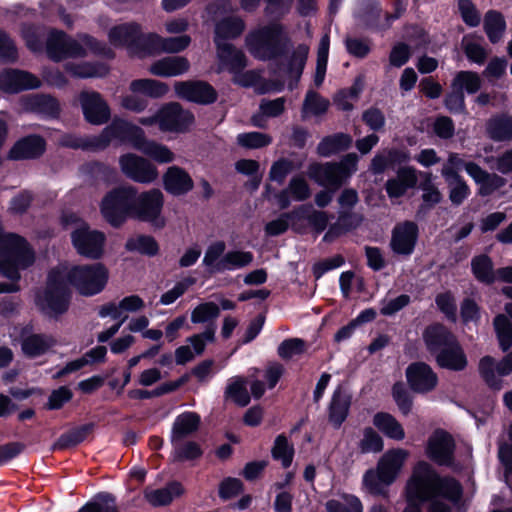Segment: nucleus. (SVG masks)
I'll list each match as a JSON object with an SVG mask.
<instances>
[{
  "instance_id": "obj_28",
  "label": "nucleus",
  "mask_w": 512,
  "mask_h": 512,
  "mask_svg": "<svg viewBox=\"0 0 512 512\" xmlns=\"http://www.w3.org/2000/svg\"><path fill=\"white\" fill-rule=\"evenodd\" d=\"M423 339L431 353H439L443 348L450 346L456 341L454 335L441 324L428 326L423 333Z\"/></svg>"
},
{
  "instance_id": "obj_40",
  "label": "nucleus",
  "mask_w": 512,
  "mask_h": 512,
  "mask_svg": "<svg viewBox=\"0 0 512 512\" xmlns=\"http://www.w3.org/2000/svg\"><path fill=\"white\" fill-rule=\"evenodd\" d=\"M487 133L495 141L512 140V117L501 115L491 118L487 123Z\"/></svg>"
},
{
  "instance_id": "obj_63",
  "label": "nucleus",
  "mask_w": 512,
  "mask_h": 512,
  "mask_svg": "<svg viewBox=\"0 0 512 512\" xmlns=\"http://www.w3.org/2000/svg\"><path fill=\"white\" fill-rule=\"evenodd\" d=\"M305 342L299 338L283 341L278 347V355L285 360L301 355L305 352Z\"/></svg>"
},
{
  "instance_id": "obj_11",
  "label": "nucleus",
  "mask_w": 512,
  "mask_h": 512,
  "mask_svg": "<svg viewBox=\"0 0 512 512\" xmlns=\"http://www.w3.org/2000/svg\"><path fill=\"white\" fill-rule=\"evenodd\" d=\"M77 103L86 123L101 126L110 121L111 108L100 92L81 90L77 95Z\"/></svg>"
},
{
  "instance_id": "obj_17",
  "label": "nucleus",
  "mask_w": 512,
  "mask_h": 512,
  "mask_svg": "<svg viewBox=\"0 0 512 512\" xmlns=\"http://www.w3.org/2000/svg\"><path fill=\"white\" fill-rule=\"evenodd\" d=\"M454 440L443 430L435 431L428 439L427 456L439 465H451L454 455Z\"/></svg>"
},
{
  "instance_id": "obj_12",
  "label": "nucleus",
  "mask_w": 512,
  "mask_h": 512,
  "mask_svg": "<svg viewBox=\"0 0 512 512\" xmlns=\"http://www.w3.org/2000/svg\"><path fill=\"white\" fill-rule=\"evenodd\" d=\"M143 129L125 119L115 118L108 124L99 135L96 136L98 149H106L112 140L120 144L129 145L132 148L140 140Z\"/></svg>"
},
{
  "instance_id": "obj_54",
  "label": "nucleus",
  "mask_w": 512,
  "mask_h": 512,
  "mask_svg": "<svg viewBox=\"0 0 512 512\" xmlns=\"http://www.w3.org/2000/svg\"><path fill=\"white\" fill-rule=\"evenodd\" d=\"M130 90L139 96L150 98L160 97V81L154 79H136L130 83Z\"/></svg>"
},
{
  "instance_id": "obj_23",
  "label": "nucleus",
  "mask_w": 512,
  "mask_h": 512,
  "mask_svg": "<svg viewBox=\"0 0 512 512\" xmlns=\"http://www.w3.org/2000/svg\"><path fill=\"white\" fill-rule=\"evenodd\" d=\"M406 376L410 387L419 393L433 390L438 382L437 375L432 368L423 362L413 363L408 366Z\"/></svg>"
},
{
  "instance_id": "obj_31",
  "label": "nucleus",
  "mask_w": 512,
  "mask_h": 512,
  "mask_svg": "<svg viewBox=\"0 0 512 512\" xmlns=\"http://www.w3.org/2000/svg\"><path fill=\"white\" fill-rule=\"evenodd\" d=\"M436 362L440 367L453 371L464 370L468 363L467 357L457 340L437 354Z\"/></svg>"
},
{
  "instance_id": "obj_19",
  "label": "nucleus",
  "mask_w": 512,
  "mask_h": 512,
  "mask_svg": "<svg viewBox=\"0 0 512 512\" xmlns=\"http://www.w3.org/2000/svg\"><path fill=\"white\" fill-rule=\"evenodd\" d=\"M160 217V189L154 188L150 192L138 193L134 198L132 218L141 221H152L157 226Z\"/></svg>"
},
{
  "instance_id": "obj_30",
  "label": "nucleus",
  "mask_w": 512,
  "mask_h": 512,
  "mask_svg": "<svg viewBox=\"0 0 512 512\" xmlns=\"http://www.w3.org/2000/svg\"><path fill=\"white\" fill-rule=\"evenodd\" d=\"M417 183L416 170L411 167L400 168L395 178L386 182V192L390 198L403 196L406 191Z\"/></svg>"
},
{
  "instance_id": "obj_33",
  "label": "nucleus",
  "mask_w": 512,
  "mask_h": 512,
  "mask_svg": "<svg viewBox=\"0 0 512 512\" xmlns=\"http://www.w3.org/2000/svg\"><path fill=\"white\" fill-rule=\"evenodd\" d=\"M26 105L32 112L51 119H57L61 113L59 101L55 97L47 94L31 96L27 100Z\"/></svg>"
},
{
  "instance_id": "obj_55",
  "label": "nucleus",
  "mask_w": 512,
  "mask_h": 512,
  "mask_svg": "<svg viewBox=\"0 0 512 512\" xmlns=\"http://www.w3.org/2000/svg\"><path fill=\"white\" fill-rule=\"evenodd\" d=\"M494 327L497 333L500 347L503 351L512 345V324L505 315H498L494 319Z\"/></svg>"
},
{
  "instance_id": "obj_9",
  "label": "nucleus",
  "mask_w": 512,
  "mask_h": 512,
  "mask_svg": "<svg viewBox=\"0 0 512 512\" xmlns=\"http://www.w3.org/2000/svg\"><path fill=\"white\" fill-rule=\"evenodd\" d=\"M207 11L214 19L222 17L215 24L214 42L216 46L230 45L228 40L239 37L244 29V21L236 15H227L234 11L233 4L227 0H219L208 6Z\"/></svg>"
},
{
  "instance_id": "obj_46",
  "label": "nucleus",
  "mask_w": 512,
  "mask_h": 512,
  "mask_svg": "<svg viewBox=\"0 0 512 512\" xmlns=\"http://www.w3.org/2000/svg\"><path fill=\"white\" fill-rule=\"evenodd\" d=\"M505 21L502 15L496 11H489L484 18V29L492 43L500 40L505 30Z\"/></svg>"
},
{
  "instance_id": "obj_53",
  "label": "nucleus",
  "mask_w": 512,
  "mask_h": 512,
  "mask_svg": "<svg viewBox=\"0 0 512 512\" xmlns=\"http://www.w3.org/2000/svg\"><path fill=\"white\" fill-rule=\"evenodd\" d=\"M237 143L247 149H259L272 143V137L261 132H247L237 135Z\"/></svg>"
},
{
  "instance_id": "obj_43",
  "label": "nucleus",
  "mask_w": 512,
  "mask_h": 512,
  "mask_svg": "<svg viewBox=\"0 0 512 512\" xmlns=\"http://www.w3.org/2000/svg\"><path fill=\"white\" fill-rule=\"evenodd\" d=\"M329 100L323 98L315 91H308L302 106V117L320 116L328 110Z\"/></svg>"
},
{
  "instance_id": "obj_36",
  "label": "nucleus",
  "mask_w": 512,
  "mask_h": 512,
  "mask_svg": "<svg viewBox=\"0 0 512 512\" xmlns=\"http://www.w3.org/2000/svg\"><path fill=\"white\" fill-rule=\"evenodd\" d=\"M373 425L390 439L401 441L405 438L402 425L389 413H376L373 417Z\"/></svg>"
},
{
  "instance_id": "obj_25",
  "label": "nucleus",
  "mask_w": 512,
  "mask_h": 512,
  "mask_svg": "<svg viewBox=\"0 0 512 512\" xmlns=\"http://www.w3.org/2000/svg\"><path fill=\"white\" fill-rule=\"evenodd\" d=\"M418 236V228L413 222H405L397 225L392 234L391 248L401 255H410L415 247Z\"/></svg>"
},
{
  "instance_id": "obj_56",
  "label": "nucleus",
  "mask_w": 512,
  "mask_h": 512,
  "mask_svg": "<svg viewBox=\"0 0 512 512\" xmlns=\"http://www.w3.org/2000/svg\"><path fill=\"white\" fill-rule=\"evenodd\" d=\"M400 156V152L395 149H385L377 153L370 164V171L373 174H380L391 166Z\"/></svg>"
},
{
  "instance_id": "obj_38",
  "label": "nucleus",
  "mask_w": 512,
  "mask_h": 512,
  "mask_svg": "<svg viewBox=\"0 0 512 512\" xmlns=\"http://www.w3.org/2000/svg\"><path fill=\"white\" fill-rule=\"evenodd\" d=\"M200 425V416L195 412L180 414L173 424L172 439L180 440L196 432Z\"/></svg>"
},
{
  "instance_id": "obj_61",
  "label": "nucleus",
  "mask_w": 512,
  "mask_h": 512,
  "mask_svg": "<svg viewBox=\"0 0 512 512\" xmlns=\"http://www.w3.org/2000/svg\"><path fill=\"white\" fill-rule=\"evenodd\" d=\"M189 68L188 61L180 56L162 58V76H177Z\"/></svg>"
},
{
  "instance_id": "obj_20",
  "label": "nucleus",
  "mask_w": 512,
  "mask_h": 512,
  "mask_svg": "<svg viewBox=\"0 0 512 512\" xmlns=\"http://www.w3.org/2000/svg\"><path fill=\"white\" fill-rule=\"evenodd\" d=\"M479 372L491 388L500 389L501 380L499 377L506 376L512 372V352L497 364L492 357H483L479 362Z\"/></svg>"
},
{
  "instance_id": "obj_39",
  "label": "nucleus",
  "mask_w": 512,
  "mask_h": 512,
  "mask_svg": "<svg viewBox=\"0 0 512 512\" xmlns=\"http://www.w3.org/2000/svg\"><path fill=\"white\" fill-rule=\"evenodd\" d=\"M307 208L304 205L299 206L290 213H284L279 218L268 222L265 226V233L268 236H277L287 231L289 221L292 222V227L296 228L297 216L304 215Z\"/></svg>"
},
{
  "instance_id": "obj_16",
  "label": "nucleus",
  "mask_w": 512,
  "mask_h": 512,
  "mask_svg": "<svg viewBox=\"0 0 512 512\" xmlns=\"http://www.w3.org/2000/svg\"><path fill=\"white\" fill-rule=\"evenodd\" d=\"M47 149L45 138L39 134H29L18 139L10 148L7 158L12 161L36 160Z\"/></svg>"
},
{
  "instance_id": "obj_44",
  "label": "nucleus",
  "mask_w": 512,
  "mask_h": 512,
  "mask_svg": "<svg viewBox=\"0 0 512 512\" xmlns=\"http://www.w3.org/2000/svg\"><path fill=\"white\" fill-rule=\"evenodd\" d=\"M327 512H363V506L358 497L342 494L326 503Z\"/></svg>"
},
{
  "instance_id": "obj_10",
  "label": "nucleus",
  "mask_w": 512,
  "mask_h": 512,
  "mask_svg": "<svg viewBox=\"0 0 512 512\" xmlns=\"http://www.w3.org/2000/svg\"><path fill=\"white\" fill-rule=\"evenodd\" d=\"M105 242V233L91 229L86 222L71 232V243L74 249L80 256L88 259H100L104 254Z\"/></svg>"
},
{
  "instance_id": "obj_22",
  "label": "nucleus",
  "mask_w": 512,
  "mask_h": 512,
  "mask_svg": "<svg viewBox=\"0 0 512 512\" xmlns=\"http://www.w3.org/2000/svg\"><path fill=\"white\" fill-rule=\"evenodd\" d=\"M408 457L409 452L402 448H395L385 452L377 464L381 482L385 485L391 484L396 479Z\"/></svg>"
},
{
  "instance_id": "obj_24",
  "label": "nucleus",
  "mask_w": 512,
  "mask_h": 512,
  "mask_svg": "<svg viewBox=\"0 0 512 512\" xmlns=\"http://www.w3.org/2000/svg\"><path fill=\"white\" fill-rule=\"evenodd\" d=\"M194 123V116L179 104L170 103L162 107V130L182 133Z\"/></svg>"
},
{
  "instance_id": "obj_29",
  "label": "nucleus",
  "mask_w": 512,
  "mask_h": 512,
  "mask_svg": "<svg viewBox=\"0 0 512 512\" xmlns=\"http://www.w3.org/2000/svg\"><path fill=\"white\" fill-rule=\"evenodd\" d=\"M163 182L165 189L173 195H182L193 188V180L189 174L177 166L169 167L166 171Z\"/></svg>"
},
{
  "instance_id": "obj_27",
  "label": "nucleus",
  "mask_w": 512,
  "mask_h": 512,
  "mask_svg": "<svg viewBox=\"0 0 512 512\" xmlns=\"http://www.w3.org/2000/svg\"><path fill=\"white\" fill-rule=\"evenodd\" d=\"M64 70L73 78H103L109 74V67L103 62H67L64 64Z\"/></svg>"
},
{
  "instance_id": "obj_13",
  "label": "nucleus",
  "mask_w": 512,
  "mask_h": 512,
  "mask_svg": "<svg viewBox=\"0 0 512 512\" xmlns=\"http://www.w3.org/2000/svg\"><path fill=\"white\" fill-rule=\"evenodd\" d=\"M46 52L54 62L86 56V50L80 42L58 29L50 30L46 40Z\"/></svg>"
},
{
  "instance_id": "obj_18",
  "label": "nucleus",
  "mask_w": 512,
  "mask_h": 512,
  "mask_svg": "<svg viewBox=\"0 0 512 512\" xmlns=\"http://www.w3.org/2000/svg\"><path fill=\"white\" fill-rule=\"evenodd\" d=\"M40 85V80L27 71L10 68L0 73V89L7 93H19L24 90L36 89Z\"/></svg>"
},
{
  "instance_id": "obj_58",
  "label": "nucleus",
  "mask_w": 512,
  "mask_h": 512,
  "mask_svg": "<svg viewBox=\"0 0 512 512\" xmlns=\"http://www.w3.org/2000/svg\"><path fill=\"white\" fill-rule=\"evenodd\" d=\"M220 314V309L213 302L201 303L191 313L193 323H206L215 320Z\"/></svg>"
},
{
  "instance_id": "obj_45",
  "label": "nucleus",
  "mask_w": 512,
  "mask_h": 512,
  "mask_svg": "<svg viewBox=\"0 0 512 512\" xmlns=\"http://www.w3.org/2000/svg\"><path fill=\"white\" fill-rule=\"evenodd\" d=\"M474 276L481 282L490 284L495 281L496 272L493 270L491 259L486 255L476 256L471 262Z\"/></svg>"
},
{
  "instance_id": "obj_37",
  "label": "nucleus",
  "mask_w": 512,
  "mask_h": 512,
  "mask_svg": "<svg viewBox=\"0 0 512 512\" xmlns=\"http://www.w3.org/2000/svg\"><path fill=\"white\" fill-rule=\"evenodd\" d=\"M77 512H119L117 498L107 491L98 492Z\"/></svg>"
},
{
  "instance_id": "obj_32",
  "label": "nucleus",
  "mask_w": 512,
  "mask_h": 512,
  "mask_svg": "<svg viewBox=\"0 0 512 512\" xmlns=\"http://www.w3.org/2000/svg\"><path fill=\"white\" fill-rule=\"evenodd\" d=\"M286 99L279 97L273 100L262 99L259 104V112L251 117V123L255 127L265 128L267 118H276L285 112Z\"/></svg>"
},
{
  "instance_id": "obj_35",
  "label": "nucleus",
  "mask_w": 512,
  "mask_h": 512,
  "mask_svg": "<svg viewBox=\"0 0 512 512\" xmlns=\"http://www.w3.org/2000/svg\"><path fill=\"white\" fill-rule=\"evenodd\" d=\"M351 397L343 389L337 388L332 396L329 407V420L339 427L348 415Z\"/></svg>"
},
{
  "instance_id": "obj_7",
  "label": "nucleus",
  "mask_w": 512,
  "mask_h": 512,
  "mask_svg": "<svg viewBox=\"0 0 512 512\" xmlns=\"http://www.w3.org/2000/svg\"><path fill=\"white\" fill-rule=\"evenodd\" d=\"M136 194L137 190L133 186H118L108 191L100 203V212L106 222L114 228H120L132 218Z\"/></svg>"
},
{
  "instance_id": "obj_64",
  "label": "nucleus",
  "mask_w": 512,
  "mask_h": 512,
  "mask_svg": "<svg viewBox=\"0 0 512 512\" xmlns=\"http://www.w3.org/2000/svg\"><path fill=\"white\" fill-rule=\"evenodd\" d=\"M18 59V50L8 34L0 30V61L14 63Z\"/></svg>"
},
{
  "instance_id": "obj_15",
  "label": "nucleus",
  "mask_w": 512,
  "mask_h": 512,
  "mask_svg": "<svg viewBox=\"0 0 512 512\" xmlns=\"http://www.w3.org/2000/svg\"><path fill=\"white\" fill-rule=\"evenodd\" d=\"M122 173L138 183H150L157 177V169L147 159L134 153H126L119 157Z\"/></svg>"
},
{
  "instance_id": "obj_42",
  "label": "nucleus",
  "mask_w": 512,
  "mask_h": 512,
  "mask_svg": "<svg viewBox=\"0 0 512 512\" xmlns=\"http://www.w3.org/2000/svg\"><path fill=\"white\" fill-rule=\"evenodd\" d=\"M125 249L128 252H137L141 255L155 256L158 253L159 245L152 236L138 235L127 239Z\"/></svg>"
},
{
  "instance_id": "obj_3",
  "label": "nucleus",
  "mask_w": 512,
  "mask_h": 512,
  "mask_svg": "<svg viewBox=\"0 0 512 512\" xmlns=\"http://www.w3.org/2000/svg\"><path fill=\"white\" fill-rule=\"evenodd\" d=\"M35 262V251L27 239L16 233L0 236V275L4 278H21Z\"/></svg>"
},
{
  "instance_id": "obj_60",
  "label": "nucleus",
  "mask_w": 512,
  "mask_h": 512,
  "mask_svg": "<svg viewBox=\"0 0 512 512\" xmlns=\"http://www.w3.org/2000/svg\"><path fill=\"white\" fill-rule=\"evenodd\" d=\"M33 201L34 194L29 190H22L11 198L9 211L14 215H23L29 210Z\"/></svg>"
},
{
  "instance_id": "obj_26",
  "label": "nucleus",
  "mask_w": 512,
  "mask_h": 512,
  "mask_svg": "<svg viewBox=\"0 0 512 512\" xmlns=\"http://www.w3.org/2000/svg\"><path fill=\"white\" fill-rule=\"evenodd\" d=\"M95 428L96 423L94 422L72 427L58 437L52 444L51 451H65L77 447L94 432Z\"/></svg>"
},
{
  "instance_id": "obj_62",
  "label": "nucleus",
  "mask_w": 512,
  "mask_h": 512,
  "mask_svg": "<svg viewBox=\"0 0 512 512\" xmlns=\"http://www.w3.org/2000/svg\"><path fill=\"white\" fill-rule=\"evenodd\" d=\"M287 191L295 201H305L311 195L309 184L302 176H294L289 181Z\"/></svg>"
},
{
  "instance_id": "obj_51",
  "label": "nucleus",
  "mask_w": 512,
  "mask_h": 512,
  "mask_svg": "<svg viewBox=\"0 0 512 512\" xmlns=\"http://www.w3.org/2000/svg\"><path fill=\"white\" fill-rule=\"evenodd\" d=\"M481 86L479 75L471 71H460L452 82V88L456 90H466L468 93H476Z\"/></svg>"
},
{
  "instance_id": "obj_41",
  "label": "nucleus",
  "mask_w": 512,
  "mask_h": 512,
  "mask_svg": "<svg viewBox=\"0 0 512 512\" xmlns=\"http://www.w3.org/2000/svg\"><path fill=\"white\" fill-rule=\"evenodd\" d=\"M352 143V138L348 134L338 133L324 138L318 145V154L323 157H329L342 150L347 149Z\"/></svg>"
},
{
  "instance_id": "obj_59",
  "label": "nucleus",
  "mask_w": 512,
  "mask_h": 512,
  "mask_svg": "<svg viewBox=\"0 0 512 512\" xmlns=\"http://www.w3.org/2000/svg\"><path fill=\"white\" fill-rule=\"evenodd\" d=\"M272 454L275 459L281 460L284 467H288L292 463L294 449L293 446L288 443L284 435H279L275 439Z\"/></svg>"
},
{
  "instance_id": "obj_4",
  "label": "nucleus",
  "mask_w": 512,
  "mask_h": 512,
  "mask_svg": "<svg viewBox=\"0 0 512 512\" xmlns=\"http://www.w3.org/2000/svg\"><path fill=\"white\" fill-rule=\"evenodd\" d=\"M108 38L114 47H125L132 56L144 58L160 53V35L143 34L140 24L136 22L113 26Z\"/></svg>"
},
{
  "instance_id": "obj_8",
  "label": "nucleus",
  "mask_w": 512,
  "mask_h": 512,
  "mask_svg": "<svg viewBox=\"0 0 512 512\" xmlns=\"http://www.w3.org/2000/svg\"><path fill=\"white\" fill-rule=\"evenodd\" d=\"M358 156L347 154L338 163H313L308 167V176L324 187L338 189L357 170Z\"/></svg>"
},
{
  "instance_id": "obj_1",
  "label": "nucleus",
  "mask_w": 512,
  "mask_h": 512,
  "mask_svg": "<svg viewBox=\"0 0 512 512\" xmlns=\"http://www.w3.org/2000/svg\"><path fill=\"white\" fill-rule=\"evenodd\" d=\"M408 506L404 512H421L416 502L428 501L438 495L457 501L462 493L461 486L451 478H440L430 464L420 461L413 469L406 487Z\"/></svg>"
},
{
  "instance_id": "obj_21",
  "label": "nucleus",
  "mask_w": 512,
  "mask_h": 512,
  "mask_svg": "<svg viewBox=\"0 0 512 512\" xmlns=\"http://www.w3.org/2000/svg\"><path fill=\"white\" fill-rule=\"evenodd\" d=\"M175 91L179 97L199 104H210L217 99L214 88L202 81L177 82Z\"/></svg>"
},
{
  "instance_id": "obj_57",
  "label": "nucleus",
  "mask_w": 512,
  "mask_h": 512,
  "mask_svg": "<svg viewBox=\"0 0 512 512\" xmlns=\"http://www.w3.org/2000/svg\"><path fill=\"white\" fill-rule=\"evenodd\" d=\"M384 447L382 437L371 427L363 430V437L359 442V448L362 453H377Z\"/></svg>"
},
{
  "instance_id": "obj_2",
  "label": "nucleus",
  "mask_w": 512,
  "mask_h": 512,
  "mask_svg": "<svg viewBox=\"0 0 512 512\" xmlns=\"http://www.w3.org/2000/svg\"><path fill=\"white\" fill-rule=\"evenodd\" d=\"M72 299L73 290L63 276V270L58 267L48 271L44 286L34 293L37 311L43 317L56 321L69 311Z\"/></svg>"
},
{
  "instance_id": "obj_34",
  "label": "nucleus",
  "mask_w": 512,
  "mask_h": 512,
  "mask_svg": "<svg viewBox=\"0 0 512 512\" xmlns=\"http://www.w3.org/2000/svg\"><path fill=\"white\" fill-rule=\"evenodd\" d=\"M217 55L221 69L237 73L246 66V60L243 52L236 49L232 44L218 46Z\"/></svg>"
},
{
  "instance_id": "obj_14",
  "label": "nucleus",
  "mask_w": 512,
  "mask_h": 512,
  "mask_svg": "<svg viewBox=\"0 0 512 512\" xmlns=\"http://www.w3.org/2000/svg\"><path fill=\"white\" fill-rule=\"evenodd\" d=\"M21 351L28 359H35L48 353L56 344L52 335L33 333V326L27 324L19 332Z\"/></svg>"
},
{
  "instance_id": "obj_49",
  "label": "nucleus",
  "mask_w": 512,
  "mask_h": 512,
  "mask_svg": "<svg viewBox=\"0 0 512 512\" xmlns=\"http://www.w3.org/2000/svg\"><path fill=\"white\" fill-rule=\"evenodd\" d=\"M225 395L239 406H246L250 402V396L246 389V381L243 378H232L226 388Z\"/></svg>"
},
{
  "instance_id": "obj_6",
  "label": "nucleus",
  "mask_w": 512,
  "mask_h": 512,
  "mask_svg": "<svg viewBox=\"0 0 512 512\" xmlns=\"http://www.w3.org/2000/svg\"><path fill=\"white\" fill-rule=\"evenodd\" d=\"M288 38L284 27L279 23L258 26L246 36V46L249 52L259 59L275 57Z\"/></svg>"
},
{
  "instance_id": "obj_5",
  "label": "nucleus",
  "mask_w": 512,
  "mask_h": 512,
  "mask_svg": "<svg viewBox=\"0 0 512 512\" xmlns=\"http://www.w3.org/2000/svg\"><path fill=\"white\" fill-rule=\"evenodd\" d=\"M70 288L83 296L92 297L100 294L109 280V271L101 262L90 264L72 265L66 271L63 270Z\"/></svg>"
},
{
  "instance_id": "obj_48",
  "label": "nucleus",
  "mask_w": 512,
  "mask_h": 512,
  "mask_svg": "<svg viewBox=\"0 0 512 512\" xmlns=\"http://www.w3.org/2000/svg\"><path fill=\"white\" fill-rule=\"evenodd\" d=\"M329 46H330V38L326 33L322 36L318 52H317V63H316V72L314 77V83L316 86H320L325 78L327 62H328V54H329Z\"/></svg>"
},
{
  "instance_id": "obj_47",
  "label": "nucleus",
  "mask_w": 512,
  "mask_h": 512,
  "mask_svg": "<svg viewBox=\"0 0 512 512\" xmlns=\"http://www.w3.org/2000/svg\"><path fill=\"white\" fill-rule=\"evenodd\" d=\"M253 259V254L249 251H229L223 256L220 269L223 271L241 269L250 265Z\"/></svg>"
},
{
  "instance_id": "obj_52",
  "label": "nucleus",
  "mask_w": 512,
  "mask_h": 512,
  "mask_svg": "<svg viewBox=\"0 0 512 512\" xmlns=\"http://www.w3.org/2000/svg\"><path fill=\"white\" fill-rule=\"evenodd\" d=\"M73 391L66 385L53 389L48 396L44 409L48 411L61 410L73 398Z\"/></svg>"
},
{
  "instance_id": "obj_50",
  "label": "nucleus",
  "mask_w": 512,
  "mask_h": 512,
  "mask_svg": "<svg viewBox=\"0 0 512 512\" xmlns=\"http://www.w3.org/2000/svg\"><path fill=\"white\" fill-rule=\"evenodd\" d=\"M225 249L226 245L223 241L214 242L207 248L203 258V264L208 267L211 272H223L220 266L223 262Z\"/></svg>"
}]
</instances>
